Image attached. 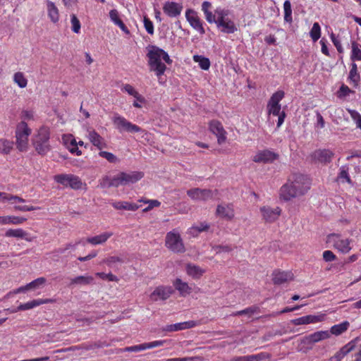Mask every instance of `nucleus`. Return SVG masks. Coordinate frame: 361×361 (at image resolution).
<instances>
[{
    "instance_id": "obj_1",
    "label": "nucleus",
    "mask_w": 361,
    "mask_h": 361,
    "mask_svg": "<svg viewBox=\"0 0 361 361\" xmlns=\"http://www.w3.org/2000/svg\"><path fill=\"white\" fill-rule=\"evenodd\" d=\"M149 50L147 56L149 58V66L150 71H154L156 75L159 77L163 75L166 69V66L161 61V49L154 46H149Z\"/></svg>"
},
{
    "instance_id": "obj_2",
    "label": "nucleus",
    "mask_w": 361,
    "mask_h": 361,
    "mask_svg": "<svg viewBox=\"0 0 361 361\" xmlns=\"http://www.w3.org/2000/svg\"><path fill=\"white\" fill-rule=\"evenodd\" d=\"M212 6L209 1H204L202 10L208 23H226L225 18L228 15L229 11L221 7L215 9L214 13L212 12Z\"/></svg>"
},
{
    "instance_id": "obj_3",
    "label": "nucleus",
    "mask_w": 361,
    "mask_h": 361,
    "mask_svg": "<svg viewBox=\"0 0 361 361\" xmlns=\"http://www.w3.org/2000/svg\"><path fill=\"white\" fill-rule=\"evenodd\" d=\"M165 245L171 251L174 253H183L185 248L178 233L169 232L166 235Z\"/></svg>"
},
{
    "instance_id": "obj_4",
    "label": "nucleus",
    "mask_w": 361,
    "mask_h": 361,
    "mask_svg": "<svg viewBox=\"0 0 361 361\" xmlns=\"http://www.w3.org/2000/svg\"><path fill=\"white\" fill-rule=\"evenodd\" d=\"M31 130L27 127V124L22 121L17 127L16 132L17 148L23 152L25 151L27 147V137L30 134Z\"/></svg>"
},
{
    "instance_id": "obj_5",
    "label": "nucleus",
    "mask_w": 361,
    "mask_h": 361,
    "mask_svg": "<svg viewBox=\"0 0 361 361\" xmlns=\"http://www.w3.org/2000/svg\"><path fill=\"white\" fill-rule=\"evenodd\" d=\"M114 123L116 126L117 129L120 131H126L128 133H141L145 130L138 126L133 124L126 120L124 117L116 116L113 118Z\"/></svg>"
},
{
    "instance_id": "obj_6",
    "label": "nucleus",
    "mask_w": 361,
    "mask_h": 361,
    "mask_svg": "<svg viewBox=\"0 0 361 361\" xmlns=\"http://www.w3.org/2000/svg\"><path fill=\"white\" fill-rule=\"evenodd\" d=\"M295 188L298 193L303 195L310 188V180L307 175L294 173L290 182Z\"/></svg>"
},
{
    "instance_id": "obj_7",
    "label": "nucleus",
    "mask_w": 361,
    "mask_h": 361,
    "mask_svg": "<svg viewBox=\"0 0 361 361\" xmlns=\"http://www.w3.org/2000/svg\"><path fill=\"white\" fill-rule=\"evenodd\" d=\"M54 180L65 187L77 190L81 188L82 181L78 176L73 174H59L54 176Z\"/></svg>"
},
{
    "instance_id": "obj_8",
    "label": "nucleus",
    "mask_w": 361,
    "mask_h": 361,
    "mask_svg": "<svg viewBox=\"0 0 361 361\" xmlns=\"http://www.w3.org/2000/svg\"><path fill=\"white\" fill-rule=\"evenodd\" d=\"M283 97L284 92L282 90H279L271 95L267 104V110L269 114L277 116L281 113V107L279 102L283 98Z\"/></svg>"
},
{
    "instance_id": "obj_9",
    "label": "nucleus",
    "mask_w": 361,
    "mask_h": 361,
    "mask_svg": "<svg viewBox=\"0 0 361 361\" xmlns=\"http://www.w3.org/2000/svg\"><path fill=\"white\" fill-rule=\"evenodd\" d=\"M334 156V152L326 149H317L311 154L312 159L315 163L318 162L323 164H329Z\"/></svg>"
},
{
    "instance_id": "obj_10",
    "label": "nucleus",
    "mask_w": 361,
    "mask_h": 361,
    "mask_svg": "<svg viewBox=\"0 0 361 361\" xmlns=\"http://www.w3.org/2000/svg\"><path fill=\"white\" fill-rule=\"evenodd\" d=\"M214 191L209 189L192 188L187 191V195L194 200L206 201L213 197Z\"/></svg>"
},
{
    "instance_id": "obj_11",
    "label": "nucleus",
    "mask_w": 361,
    "mask_h": 361,
    "mask_svg": "<svg viewBox=\"0 0 361 361\" xmlns=\"http://www.w3.org/2000/svg\"><path fill=\"white\" fill-rule=\"evenodd\" d=\"M209 129L212 133L217 137L218 144L222 145L226 140V132L224 129L222 124L216 120H212L209 123Z\"/></svg>"
},
{
    "instance_id": "obj_12",
    "label": "nucleus",
    "mask_w": 361,
    "mask_h": 361,
    "mask_svg": "<svg viewBox=\"0 0 361 361\" xmlns=\"http://www.w3.org/2000/svg\"><path fill=\"white\" fill-rule=\"evenodd\" d=\"M279 155L269 149L259 152L254 157L253 161L256 163H272L278 159Z\"/></svg>"
},
{
    "instance_id": "obj_13",
    "label": "nucleus",
    "mask_w": 361,
    "mask_h": 361,
    "mask_svg": "<svg viewBox=\"0 0 361 361\" xmlns=\"http://www.w3.org/2000/svg\"><path fill=\"white\" fill-rule=\"evenodd\" d=\"M325 315H306L297 319H292L290 322L295 325L308 324L311 323H317L324 320Z\"/></svg>"
},
{
    "instance_id": "obj_14",
    "label": "nucleus",
    "mask_w": 361,
    "mask_h": 361,
    "mask_svg": "<svg viewBox=\"0 0 361 361\" xmlns=\"http://www.w3.org/2000/svg\"><path fill=\"white\" fill-rule=\"evenodd\" d=\"M299 195H301L298 193V191L295 190V188L294 187V185H293V184L290 182L284 184L281 188L280 196L281 198H282L285 201L290 200L292 198Z\"/></svg>"
},
{
    "instance_id": "obj_15",
    "label": "nucleus",
    "mask_w": 361,
    "mask_h": 361,
    "mask_svg": "<svg viewBox=\"0 0 361 361\" xmlns=\"http://www.w3.org/2000/svg\"><path fill=\"white\" fill-rule=\"evenodd\" d=\"M173 292L171 287L159 286L151 293L150 298L154 301L158 300L159 298L165 300L170 297Z\"/></svg>"
},
{
    "instance_id": "obj_16",
    "label": "nucleus",
    "mask_w": 361,
    "mask_h": 361,
    "mask_svg": "<svg viewBox=\"0 0 361 361\" xmlns=\"http://www.w3.org/2000/svg\"><path fill=\"white\" fill-rule=\"evenodd\" d=\"M263 219L266 222L271 223L275 221L281 214V209L276 207L272 209L269 207H263L260 209Z\"/></svg>"
},
{
    "instance_id": "obj_17",
    "label": "nucleus",
    "mask_w": 361,
    "mask_h": 361,
    "mask_svg": "<svg viewBox=\"0 0 361 361\" xmlns=\"http://www.w3.org/2000/svg\"><path fill=\"white\" fill-rule=\"evenodd\" d=\"M183 10V6L180 4L173 1H166L164 6V12L170 17H176L179 16Z\"/></svg>"
},
{
    "instance_id": "obj_18",
    "label": "nucleus",
    "mask_w": 361,
    "mask_h": 361,
    "mask_svg": "<svg viewBox=\"0 0 361 361\" xmlns=\"http://www.w3.org/2000/svg\"><path fill=\"white\" fill-rule=\"evenodd\" d=\"M124 185L133 184L141 180L144 177L142 171H131L130 173L120 172Z\"/></svg>"
},
{
    "instance_id": "obj_19",
    "label": "nucleus",
    "mask_w": 361,
    "mask_h": 361,
    "mask_svg": "<svg viewBox=\"0 0 361 361\" xmlns=\"http://www.w3.org/2000/svg\"><path fill=\"white\" fill-rule=\"evenodd\" d=\"M196 326V322L188 321L166 325L162 328V331L167 332L178 331L183 329H188Z\"/></svg>"
},
{
    "instance_id": "obj_20",
    "label": "nucleus",
    "mask_w": 361,
    "mask_h": 361,
    "mask_svg": "<svg viewBox=\"0 0 361 361\" xmlns=\"http://www.w3.org/2000/svg\"><path fill=\"white\" fill-rule=\"evenodd\" d=\"M164 341H156L150 343H145L137 345L126 347L124 348L123 351L125 352H138L140 350H144L149 348H155L157 346H161L163 345Z\"/></svg>"
},
{
    "instance_id": "obj_21",
    "label": "nucleus",
    "mask_w": 361,
    "mask_h": 361,
    "mask_svg": "<svg viewBox=\"0 0 361 361\" xmlns=\"http://www.w3.org/2000/svg\"><path fill=\"white\" fill-rule=\"evenodd\" d=\"M272 275V280L275 285H281L293 279V274L289 271H274Z\"/></svg>"
},
{
    "instance_id": "obj_22",
    "label": "nucleus",
    "mask_w": 361,
    "mask_h": 361,
    "mask_svg": "<svg viewBox=\"0 0 361 361\" xmlns=\"http://www.w3.org/2000/svg\"><path fill=\"white\" fill-rule=\"evenodd\" d=\"M53 302H54V300H52V299L33 300L29 301L27 302L20 304L17 307V311H24V310H30L37 306H39V305H41L43 304H48V303Z\"/></svg>"
},
{
    "instance_id": "obj_23",
    "label": "nucleus",
    "mask_w": 361,
    "mask_h": 361,
    "mask_svg": "<svg viewBox=\"0 0 361 361\" xmlns=\"http://www.w3.org/2000/svg\"><path fill=\"white\" fill-rule=\"evenodd\" d=\"M269 358L270 354L267 353H260L256 355L234 357L231 360V361H262Z\"/></svg>"
},
{
    "instance_id": "obj_24",
    "label": "nucleus",
    "mask_w": 361,
    "mask_h": 361,
    "mask_svg": "<svg viewBox=\"0 0 361 361\" xmlns=\"http://www.w3.org/2000/svg\"><path fill=\"white\" fill-rule=\"evenodd\" d=\"M216 213L218 216L227 220H231L234 216V211L229 205H218Z\"/></svg>"
},
{
    "instance_id": "obj_25",
    "label": "nucleus",
    "mask_w": 361,
    "mask_h": 361,
    "mask_svg": "<svg viewBox=\"0 0 361 361\" xmlns=\"http://www.w3.org/2000/svg\"><path fill=\"white\" fill-rule=\"evenodd\" d=\"M47 10L48 16L52 23H57L59 18V10L55 4L49 0H47Z\"/></svg>"
},
{
    "instance_id": "obj_26",
    "label": "nucleus",
    "mask_w": 361,
    "mask_h": 361,
    "mask_svg": "<svg viewBox=\"0 0 361 361\" xmlns=\"http://www.w3.org/2000/svg\"><path fill=\"white\" fill-rule=\"evenodd\" d=\"M173 285L182 296L189 295L192 292V288L187 283L183 282L180 279H176Z\"/></svg>"
},
{
    "instance_id": "obj_27",
    "label": "nucleus",
    "mask_w": 361,
    "mask_h": 361,
    "mask_svg": "<svg viewBox=\"0 0 361 361\" xmlns=\"http://www.w3.org/2000/svg\"><path fill=\"white\" fill-rule=\"evenodd\" d=\"M89 138L92 145L97 147L99 149H102L106 147V144L103 142V137L95 130L90 132Z\"/></svg>"
},
{
    "instance_id": "obj_28",
    "label": "nucleus",
    "mask_w": 361,
    "mask_h": 361,
    "mask_svg": "<svg viewBox=\"0 0 361 361\" xmlns=\"http://www.w3.org/2000/svg\"><path fill=\"white\" fill-rule=\"evenodd\" d=\"M5 236L24 238L29 242L32 241V240L31 238H27V233L21 228L8 229L6 231Z\"/></svg>"
},
{
    "instance_id": "obj_29",
    "label": "nucleus",
    "mask_w": 361,
    "mask_h": 361,
    "mask_svg": "<svg viewBox=\"0 0 361 361\" xmlns=\"http://www.w3.org/2000/svg\"><path fill=\"white\" fill-rule=\"evenodd\" d=\"M49 136L50 133L49 128L43 126L39 128L37 135L32 140V142H49Z\"/></svg>"
},
{
    "instance_id": "obj_30",
    "label": "nucleus",
    "mask_w": 361,
    "mask_h": 361,
    "mask_svg": "<svg viewBox=\"0 0 361 361\" xmlns=\"http://www.w3.org/2000/svg\"><path fill=\"white\" fill-rule=\"evenodd\" d=\"M112 206L116 209H125L128 211H135L139 208V205L135 203L120 201L112 203Z\"/></svg>"
},
{
    "instance_id": "obj_31",
    "label": "nucleus",
    "mask_w": 361,
    "mask_h": 361,
    "mask_svg": "<svg viewBox=\"0 0 361 361\" xmlns=\"http://www.w3.org/2000/svg\"><path fill=\"white\" fill-rule=\"evenodd\" d=\"M350 326V323L348 321H345L339 324H336L331 326L330 329V334H334L336 336H339L342 334L343 332L347 331Z\"/></svg>"
},
{
    "instance_id": "obj_32",
    "label": "nucleus",
    "mask_w": 361,
    "mask_h": 361,
    "mask_svg": "<svg viewBox=\"0 0 361 361\" xmlns=\"http://www.w3.org/2000/svg\"><path fill=\"white\" fill-rule=\"evenodd\" d=\"M111 235V233H104L99 235L87 238V241L92 245L102 244L105 243Z\"/></svg>"
},
{
    "instance_id": "obj_33",
    "label": "nucleus",
    "mask_w": 361,
    "mask_h": 361,
    "mask_svg": "<svg viewBox=\"0 0 361 361\" xmlns=\"http://www.w3.org/2000/svg\"><path fill=\"white\" fill-rule=\"evenodd\" d=\"M186 271L189 276L194 278H199L204 273V271L200 267L192 264H188L186 265Z\"/></svg>"
},
{
    "instance_id": "obj_34",
    "label": "nucleus",
    "mask_w": 361,
    "mask_h": 361,
    "mask_svg": "<svg viewBox=\"0 0 361 361\" xmlns=\"http://www.w3.org/2000/svg\"><path fill=\"white\" fill-rule=\"evenodd\" d=\"M27 220L26 218L20 217V216H2L1 224H20L25 222Z\"/></svg>"
},
{
    "instance_id": "obj_35",
    "label": "nucleus",
    "mask_w": 361,
    "mask_h": 361,
    "mask_svg": "<svg viewBox=\"0 0 361 361\" xmlns=\"http://www.w3.org/2000/svg\"><path fill=\"white\" fill-rule=\"evenodd\" d=\"M94 281V278L91 276H77L73 279H71V281L70 283V286L74 285V284H80V285H87L92 283Z\"/></svg>"
},
{
    "instance_id": "obj_36",
    "label": "nucleus",
    "mask_w": 361,
    "mask_h": 361,
    "mask_svg": "<svg viewBox=\"0 0 361 361\" xmlns=\"http://www.w3.org/2000/svg\"><path fill=\"white\" fill-rule=\"evenodd\" d=\"M193 60L198 63L200 67L204 71H207L210 67V61L208 58L201 55H194Z\"/></svg>"
},
{
    "instance_id": "obj_37",
    "label": "nucleus",
    "mask_w": 361,
    "mask_h": 361,
    "mask_svg": "<svg viewBox=\"0 0 361 361\" xmlns=\"http://www.w3.org/2000/svg\"><path fill=\"white\" fill-rule=\"evenodd\" d=\"M123 90L127 92L130 95L133 96L135 99H137V101H139L141 103H145L146 99L145 98L142 96L140 94H139L133 86H131L129 84H126Z\"/></svg>"
},
{
    "instance_id": "obj_38",
    "label": "nucleus",
    "mask_w": 361,
    "mask_h": 361,
    "mask_svg": "<svg viewBox=\"0 0 361 361\" xmlns=\"http://www.w3.org/2000/svg\"><path fill=\"white\" fill-rule=\"evenodd\" d=\"M35 150L40 155H45L50 150L49 142H32Z\"/></svg>"
},
{
    "instance_id": "obj_39",
    "label": "nucleus",
    "mask_w": 361,
    "mask_h": 361,
    "mask_svg": "<svg viewBox=\"0 0 361 361\" xmlns=\"http://www.w3.org/2000/svg\"><path fill=\"white\" fill-rule=\"evenodd\" d=\"M348 78L355 84V87L357 86L360 80V75L357 73V67L355 63L351 64Z\"/></svg>"
},
{
    "instance_id": "obj_40",
    "label": "nucleus",
    "mask_w": 361,
    "mask_h": 361,
    "mask_svg": "<svg viewBox=\"0 0 361 361\" xmlns=\"http://www.w3.org/2000/svg\"><path fill=\"white\" fill-rule=\"evenodd\" d=\"M360 340L358 337L355 338V339L352 340L349 343H348L346 345L343 346L339 350L340 352L344 355V356L347 355L349 353L353 351L357 341Z\"/></svg>"
},
{
    "instance_id": "obj_41",
    "label": "nucleus",
    "mask_w": 361,
    "mask_h": 361,
    "mask_svg": "<svg viewBox=\"0 0 361 361\" xmlns=\"http://www.w3.org/2000/svg\"><path fill=\"white\" fill-rule=\"evenodd\" d=\"M310 335L314 343L330 337L329 331H319Z\"/></svg>"
},
{
    "instance_id": "obj_42",
    "label": "nucleus",
    "mask_w": 361,
    "mask_h": 361,
    "mask_svg": "<svg viewBox=\"0 0 361 361\" xmlns=\"http://www.w3.org/2000/svg\"><path fill=\"white\" fill-rule=\"evenodd\" d=\"M258 311H259V307H257L256 305H252L247 308H245V310L235 312L233 314V315H235V316L248 315L249 317H250L251 315H252L255 312H257Z\"/></svg>"
},
{
    "instance_id": "obj_43",
    "label": "nucleus",
    "mask_w": 361,
    "mask_h": 361,
    "mask_svg": "<svg viewBox=\"0 0 361 361\" xmlns=\"http://www.w3.org/2000/svg\"><path fill=\"white\" fill-rule=\"evenodd\" d=\"M219 31L225 33H233L237 30V27L235 24H216Z\"/></svg>"
},
{
    "instance_id": "obj_44",
    "label": "nucleus",
    "mask_w": 361,
    "mask_h": 361,
    "mask_svg": "<svg viewBox=\"0 0 361 361\" xmlns=\"http://www.w3.org/2000/svg\"><path fill=\"white\" fill-rule=\"evenodd\" d=\"M13 142L6 140H0V152L5 154H8L13 148Z\"/></svg>"
},
{
    "instance_id": "obj_45",
    "label": "nucleus",
    "mask_w": 361,
    "mask_h": 361,
    "mask_svg": "<svg viewBox=\"0 0 361 361\" xmlns=\"http://www.w3.org/2000/svg\"><path fill=\"white\" fill-rule=\"evenodd\" d=\"M14 81L20 88L25 87L27 84V79L24 77L23 73L21 72H17L14 74Z\"/></svg>"
},
{
    "instance_id": "obj_46",
    "label": "nucleus",
    "mask_w": 361,
    "mask_h": 361,
    "mask_svg": "<svg viewBox=\"0 0 361 361\" xmlns=\"http://www.w3.org/2000/svg\"><path fill=\"white\" fill-rule=\"evenodd\" d=\"M310 35L313 42H317L321 37V28L319 24H313V27L310 32Z\"/></svg>"
},
{
    "instance_id": "obj_47",
    "label": "nucleus",
    "mask_w": 361,
    "mask_h": 361,
    "mask_svg": "<svg viewBox=\"0 0 361 361\" xmlns=\"http://www.w3.org/2000/svg\"><path fill=\"white\" fill-rule=\"evenodd\" d=\"M283 9H284V20L286 22L291 21V14H292V10H291V4L290 1L286 0L285 1L283 4Z\"/></svg>"
},
{
    "instance_id": "obj_48",
    "label": "nucleus",
    "mask_w": 361,
    "mask_h": 361,
    "mask_svg": "<svg viewBox=\"0 0 361 361\" xmlns=\"http://www.w3.org/2000/svg\"><path fill=\"white\" fill-rule=\"evenodd\" d=\"M351 60L361 61V50L358 48L357 44L355 42L352 44Z\"/></svg>"
},
{
    "instance_id": "obj_49",
    "label": "nucleus",
    "mask_w": 361,
    "mask_h": 361,
    "mask_svg": "<svg viewBox=\"0 0 361 361\" xmlns=\"http://www.w3.org/2000/svg\"><path fill=\"white\" fill-rule=\"evenodd\" d=\"M185 17L189 23H200L197 13L192 9H188L185 12Z\"/></svg>"
},
{
    "instance_id": "obj_50",
    "label": "nucleus",
    "mask_w": 361,
    "mask_h": 361,
    "mask_svg": "<svg viewBox=\"0 0 361 361\" xmlns=\"http://www.w3.org/2000/svg\"><path fill=\"white\" fill-rule=\"evenodd\" d=\"M46 282V279L44 277L37 278V279L32 281V282L27 283L26 285V288L30 289H36L39 286L44 284Z\"/></svg>"
},
{
    "instance_id": "obj_51",
    "label": "nucleus",
    "mask_w": 361,
    "mask_h": 361,
    "mask_svg": "<svg viewBox=\"0 0 361 361\" xmlns=\"http://www.w3.org/2000/svg\"><path fill=\"white\" fill-rule=\"evenodd\" d=\"M99 155L101 157L105 158L110 163H116L117 161V157L111 152L106 151H100Z\"/></svg>"
},
{
    "instance_id": "obj_52",
    "label": "nucleus",
    "mask_w": 361,
    "mask_h": 361,
    "mask_svg": "<svg viewBox=\"0 0 361 361\" xmlns=\"http://www.w3.org/2000/svg\"><path fill=\"white\" fill-rule=\"evenodd\" d=\"M103 262L106 264L108 266H111V264L116 262L123 263L125 262V259L123 257L118 256H111L107 257L103 260Z\"/></svg>"
},
{
    "instance_id": "obj_53",
    "label": "nucleus",
    "mask_w": 361,
    "mask_h": 361,
    "mask_svg": "<svg viewBox=\"0 0 361 361\" xmlns=\"http://www.w3.org/2000/svg\"><path fill=\"white\" fill-rule=\"evenodd\" d=\"M351 118L355 121L357 127L361 130V115L355 110H348Z\"/></svg>"
},
{
    "instance_id": "obj_54",
    "label": "nucleus",
    "mask_w": 361,
    "mask_h": 361,
    "mask_svg": "<svg viewBox=\"0 0 361 361\" xmlns=\"http://www.w3.org/2000/svg\"><path fill=\"white\" fill-rule=\"evenodd\" d=\"M300 344L303 345L304 346L306 345L307 348L312 349V345L314 344L311 335L305 336L300 340Z\"/></svg>"
},
{
    "instance_id": "obj_55",
    "label": "nucleus",
    "mask_w": 361,
    "mask_h": 361,
    "mask_svg": "<svg viewBox=\"0 0 361 361\" xmlns=\"http://www.w3.org/2000/svg\"><path fill=\"white\" fill-rule=\"evenodd\" d=\"M110 185L111 187L115 188H118L119 185H124L123 181L122 180L121 173H118L117 176L111 178Z\"/></svg>"
},
{
    "instance_id": "obj_56",
    "label": "nucleus",
    "mask_w": 361,
    "mask_h": 361,
    "mask_svg": "<svg viewBox=\"0 0 361 361\" xmlns=\"http://www.w3.org/2000/svg\"><path fill=\"white\" fill-rule=\"evenodd\" d=\"M97 276H99L102 279H107L109 281H118V279L116 276L112 274L111 273L105 274V273H97Z\"/></svg>"
},
{
    "instance_id": "obj_57",
    "label": "nucleus",
    "mask_w": 361,
    "mask_h": 361,
    "mask_svg": "<svg viewBox=\"0 0 361 361\" xmlns=\"http://www.w3.org/2000/svg\"><path fill=\"white\" fill-rule=\"evenodd\" d=\"M140 202H144V200H141ZM145 202H148L149 205L143 209L144 212H148L153 209L154 207H159L161 204V202L157 200L145 201Z\"/></svg>"
},
{
    "instance_id": "obj_58",
    "label": "nucleus",
    "mask_w": 361,
    "mask_h": 361,
    "mask_svg": "<svg viewBox=\"0 0 361 361\" xmlns=\"http://www.w3.org/2000/svg\"><path fill=\"white\" fill-rule=\"evenodd\" d=\"M331 39L334 46L336 47L337 51L339 53H343V49L341 46V42L333 32L331 34Z\"/></svg>"
},
{
    "instance_id": "obj_59",
    "label": "nucleus",
    "mask_w": 361,
    "mask_h": 361,
    "mask_svg": "<svg viewBox=\"0 0 361 361\" xmlns=\"http://www.w3.org/2000/svg\"><path fill=\"white\" fill-rule=\"evenodd\" d=\"M323 259L325 262H329L336 259V255L331 250H326L323 252Z\"/></svg>"
},
{
    "instance_id": "obj_60",
    "label": "nucleus",
    "mask_w": 361,
    "mask_h": 361,
    "mask_svg": "<svg viewBox=\"0 0 361 361\" xmlns=\"http://www.w3.org/2000/svg\"><path fill=\"white\" fill-rule=\"evenodd\" d=\"M337 178L338 179H339V178H341H341H344V179L346 180V181L348 183H351V180H350V177L348 176V169H345V166H342L341 168V171H340Z\"/></svg>"
},
{
    "instance_id": "obj_61",
    "label": "nucleus",
    "mask_w": 361,
    "mask_h": 361,
    "mask_svg": "<svg viewBox=\"0 0 361 361\" xmlns=\"http://www.w3.org/2000/svg\"><path fill=\"white\" fill-rule=\"evenodd\" d=\"M353 91L346 85H342L338 91V97H346Z\"/></svg>"
},
{
    "instance_id": "obj_62",
    "label": "nucleus",
    "mask_w": 361,
    "mask_h": 361,
    "mask_svg": "<svg viewBox=\"0 0 361 361\" xmlns=\"http://www.w3.org/2000/svg\"><path fill=\"white\" fill-rule=\"evenodd\" d=\"M214 250L216 253L219 252H228L232 250V248L229 245H219L214 247Z\"/></svg>"
},
{
    "instance_id": "obj_63",
    "label": "nucleus",
    "mask_w": 361,
    "mask_h": 361,
    "mask_svg": "<svg viewBox=\"0 0 361 361\" xmlns=\"http://www.w3.org/2000/svg\"><path fill=\"white\" fill-rule=\"evenodd\" d=\"M109 17L114 23H123L119 18L118 12L116 9L111 10L109 12Z\"/></svg>"
},
{
    "instance_id": "obj_64",
    "label": "nucleus",
    "mask_w": 361,
    "mask_h": 361,
    "mask_svg": "<svg viewBox=\"0 0 361 361\" xmlns=\"http://www.w3.org/2000/svg\"><path fill=\"white\" fill-rule=\"evenodd\" d=\"M111 178H110L109 176L104 177L100 183V186L102 188H111Z\"/></svg>"
}]
</instances>
